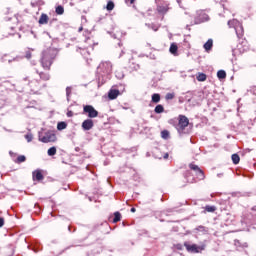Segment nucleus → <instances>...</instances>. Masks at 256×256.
I'll use <instances>...</instances> for the list:
<instances>
[{"instance_id":"6","label":"nucleus","mask_w":256,"mask_h":256,"mask_svg":"<svg viewBox=\"0 0 256 256\" xmlns=\"http://www.w3.org/2000/svg\"><path fill=\"white\" fill-rule=\"evenodd\" d=\"M83 113H84V114H88V117H89L90 119H93V118L98 117V112H97V110H95V108H93V107L90 106V105L83 106Z\"/></svg>"},{"instance_id":"43","label":"nucleus","mask_w":256,"mask_h":256,"mask_svg":"<svg viewBox=\"0 0 256 256\" xmlns=\"http://www.w3.org/2000/svg\"><path fill=\"white\" fill-rule=\"evenodd\" d=\"M130 2H131V4H133L134 3V0H129Z\"/></svg>"},{"instance_id":"14","label":"nucleus","mask_w":256,"mask_h":256,"mask_svg":"<svg viewBox=\"0 0 256 256\" xmlns=\"http://www.w3.org/2000/svg\"><path fill=\"white\" fill-rule=\"evenodd\" d=\"M32 175L34 180L42 181L44 179L41 170L34 171Z\"/></svg>"},{"instance_id":"29","label":"nucleus","mask_w":256,"mask_h":256,"mask_svg":"<svg viewBox=\"0 0 256 256\" xmlns=\"http://www.w3.org/2000/svg\"><path fill=\"white\" fill-rule=\"evenodd\" d=\"M25 161H27V158L25 156H23V155L18 156L17 159H16V163L17 164L24 163Z\"/></svg>"},{"instance_id":"21","label":"nucleus","mask_w":256,"mask_h":256,"mask_svg":"<svg viewBox=\"0 0 256 256\" xmlns=\"http://www.w3.org/2000/svg\"><path fill=\"white\" fill-rule=\"evenodd\" d=\"M55 13H56L57 15H63V14H64V8H63V6H62V5L56 6V8H55Z\"/></svg>"},{"instance_id":"17","label":"nucleus","mask_w":256,"mask_h":256,"mask_svg":"<svg viewBox=\"0 0 256 256\" xmlns=\"http://www.w3.org/2000/svg\"><path fill=\"white\" fill-rule=\"evenodd\" d=\"M170 53L173 55H177L178 45L176 43H172L169 49Z\"/></svg>"},{"instance_id":"41","label":"nucleus","mask_w":256,"mask_h":256,"mask_svg":"<svg viewBox=\"0 0 256 256\" xmlns=\"http://www.w3.org/2000/svg\"><path fill=\"white\" fill-rule=\"evenodd\" d=\"M131 212H132V213H135V212H136V209H135V208H132V209H131Z\"/></svg>"},{"instance_id":"7","label":"nucleus","mask_w":256,"mask_h":256,"mask_svg":"<svg viewBox=\"0 0 256 256\" xmlns=\"http://www.w3.org/2000/svg\"><path fill=\"white\" fill-rule=\"evenodd\" d=\"M40 141L42 143L55 142L56 136H55V134H52V132H46L45 136H42V138H40Z\"/></svg>"},{"instance_id":"12","label":"nucleus","mask_w":256,"mask_h":256,"mask_svg":"<svg viewBox=\"0 0 256 256\" xmlns=\"http://www.w3.org/2000/svg\"><path fill=\"white\" fill-rule=\"evenodd\" d=\"M48 21H49V17H48V15L45 14V13H42V14L40 15L39 20H38V22H39L40 25H46V24H48Z\"/></svg>"},{"instance_id":"1","label":"nucleus","mask_w":256,"mask_h":256,"mask_svg":"<svg viewBox=\"0 0 256 256\" xmlns=\"http://www.w3.org/2000/svg\"><path fill=\"white\" fill-rule=\"evenodd\" d=\"M57 56V52L53 48H47L42 52L41 55V66L44 70L49 71L51 69V66Z\"/></svg>"},{"instance_id":"33","label":"nucleus","mask_w":256,"mask_h":256,"mask_svg":"<svg viewBox=\"0 0 256 256\" xmlns=\"http://www.w3.org/2000/svg\"><path fill=\"white\" fill-rule=\"evenodd\" d=\"M174 97H175V94H174V92H169L168 94H166V96H165V99L166 100H172V99H174Z\"/></svg>"},{"instance_id":"28","label":"nucleus","mask_w":256,"mask_h":256,"mask_svg":"<svg viewBox=\"0 0 256 256\" xmlns=\"http://www.w3.org/2000/svg\"><path fill=\"white\" fill-rule=\"evenodd\" d=\"M155 113H157V114H161V113H163L164 112V108H163V106H162V104H158L156 107H155Z\"/></svg>"},{"instance_id":"26","label":"nucleus","mask_w":256,"mask_h":256,"mask_svg":"<svg viewBox=\"0 0 256 256\" xmlns=\"http://www.w3.org/2000/svg\"><path fill=\"white\" fill-rule=\"evenodd\" d=\"M204 209H205V212H208V213H214L217 210L215 206H209V205H207Z\"/></svg>"},{"instance_id":"19","label":"nucleus","mask_w":256,"mask_h":256,"mask_svg":"<svg viewBox=\"0 0 256 256\" xmlns=\"http://www.w3.org/2000/svg\"><path fill=\"white\" fill-rule=\"evenodd\" d=\"M217 77L222 80L225 79L227 77V74L225 72V70L221 69L217 72Z\"/></svg>"},{"instance_id":"5","label":"nucleus","mask_w":256,"mask_h":256,"mask_svg":"<svg viewBox=\"0 0 256 256\" xmlns=\"http://www.w3.org/2000/svg\"><path fill=\"white\" fill-rule=\"evenodd\" d=\"M209 20V16L203 10H198L195 17V24H201Z\"/></svg>"},{"instance_id":"24","label":"nucleus","mask_w":256,"mask_h":256,"mask_svg":"<svg viewBox=\"0 0 256 256\" xmlns=\"http://www.w3.org/2000/svg\"><path fill=\"white\" fill-rule=\"evenodd\" d=\"M67 128L66 122H58L57 124V130L62 131Z\"/></svg>"},{"instance_id":"25","label":"nucleus","mask_w":256,"mask_h":256,"mask_svg":"<svg viewBox=\"0 0 256 256\" xmlns=\"http://www.w3.org/2000/svg\"><path fill=\"white\" fill-rule=\"evenodd\" d=\"M56 153H57V150H56L55 146H52L51 148H49L47 150L48 156H54Z\"/></svg>"},{"instance_id":"20","label":"nucleus","mask_w":256,"mask_h":256,"mask_svg":"<svg viewBox=\"0 0 256 256\" xmlns=\"http://www.w3.org/2000/svg\"><path fill=\"white\" fill-rule=\"evenodd\" d=\"M40 79L43 81H49L50 76L46 72H40L39 73Z\"/></svg>"},{"instance_id":"18","label":"nucleus","mask_w":256,"mask_h":256,"mask_svg":"<svg viewBox=\"0 0 256 256\" xmlns=\"http://www.w3.org/2000/svg\"><path fill=\"white\" fill-rule=\"evenodd\" d=\"M29 86L32 91H35V89L39 88V82H37V80H31V82H29Z\"/></svg>"},{"instance_id":"4","label":"nucleus","mask_w":256,"mask_h":256,"mask_svg":"<svg viewBox=\"0 0 256 256\" xmlns=\"http://www.w3.org/2000/svg\"><path fill=\"white\" fill-rule=\"evenodd\" d=\"M184 246L186 247V250L190 253H200V251H203L206 248L205 244L197 246L196 244L190 245L187 242L184 243Z\"/></svg>"},{"instance_id":"8","label":"nucleus","mask_w":256,"mask_h":256,"mask_svg":"<svg viewBox=\"0 0 256 256\" xmlns=\"http://www.w3.org/2000/svg\"><path fill=\"white\" fill-rule=\"evenodd\" d=\"M99 67L106 74H110L112 72V63L110 61L102 62Z\"/></svg>"},{"instance_id":"32","label":"nucleus","mask_w":256,"mask_h":256,"mask_svg":"<svg viewBox=\"0 0 256 256\" xmlns=\"http://www.w3.org/2000/svg\"><path fill=\"white\" fill-rule=\"evenodd\" d=\"M161 137H162L163 139H168V137H169V132H168V130H162V132H161Z\"/></svg>"},{"instance_id":"37","label":"nucleus","mask_w":256,"mask_h":256,"mask_svg":"<svg viewBox=\"0 0 256 256\" xmlns=\"http://www.w3.org/2000/svg\"><path fill=\"white\" fill-rule=\"evenodd\" d=\"M67 116L68 117H72L73 116V112H71V111L67 112Z\"/></svg>"},{"instance_id":"13","label":"nucleus","mask_w":256,"mask_h":256,"mask_svg":"<svg viewBox=\"0 0 256 256\" xmlns=\"http://www.w3.org/2000/svg\"><path fill=\"white\" fill-rule=\"evenodd\" d=\"M120 95V92L119 90H109V93H108V98L110 100H115L118 96Z\"/></svg>"},{"instance_id":"36","label":"nucleus","mask_w":256,"mask_h":256,"mask_svg":"<svg viewBox=\"0 0 256 256\" xmlns=\"http://www.w3.org/2000/svg\"><path fill=\"white\" fill-rule=\"evenodd\" d=\"M70 94H71V88L67 87L66 88V95L69 97Z\"/></svg>"},{"instance_id":"40","label":"nucleus","mask_w":256,"mask_h":256,"mask_svg":"<svg viewBox=\"0 0 256 256\" xmlns=\"http://www.w3.org/2000/svg\"><path fill=\"white\" fill-rule=\"evenodd\" d=\"M176 247L178 250H182V245L178 244Z\"/></svg>"},{"instance_id":"34","label":"nucleus","mask_w":256,"mask_h":256,"mask_svg":"<svg viewBox=\"0 0 256 256\" xmlns=\"http://www.w3.org/2000/svg\"><path fill=\"white\" fill-rule=\"evenodd\" d=\"M25 139L28 143H30L31 141H33V134H25Z\"/></svg>"},{"instance_id":"11","label":"nucleus","mask_w":256,"mask_h":256,"mask_svg":"<svg viewBox=\"0 0 256 256\" xmlns=\"http://www.w3.org/2000/svg\"><path fill=\"white\" fill-rule=\"evenodd\" d=\"M169 10V7L167 4H162L157 6V12L161 15H165Z\"/></svg>"},{"instance_id":"35","label":"nucleus","mask_w":256,"mask_h":256,"mask_svg":"<svg viewBox=\"0 0 256 256\" xmlns=\"http://www.w3.org/2000/svg\"><path fill=\"white\" fill-rule=\"evenodd\" d=\"M32 56L33 55L31 53V51H26V54H25L26 59L30 60Z\"/></svg>"},{"instance_id":"16","label":"nucleus","mask_w":256,"mask_h":256,"mask_svg":"<svg viewBox=\"0 0 256 256\" xmlns=\"http://www.w3.org/2000/svg\"><path fill=\"white\" fill-rule=\"evenodd\" d=\"M146 26H148V28L152 29L154 32H157L161 27L160 24H155V23H149V24H146Z\"/></svg>"},{"instance_id":"9","label":"nucleus","mask_w":256,"mask_h":256,"mask_svg":"<svg viewBox=\"0 0 256 256\" xmlns=\"http://www.w3.org/2000/svg\"><path fill=\"white\" fill-rule=\"evenodd\" d=\"M94 127V122L93 120H91V118H87V120H84V122H82V129L84 131H89Z\"/></svg>"},{"instance_id":"10","label":"nucleus","mask_w":256,"mask_h":256,"mask_svg":"<svg viewBox=\"0 0 256 256\" xmlns=\"http://www.w3.org/2000/svg\"><path fill=\"white\" fill-rule=\"evenodd\" d=\"M189 168L191 169V170H193V171H195L196 172V174L200 177V178H204V173H203V171L197 166V165H195V164H190L189 165Z\"/></svg>"},{"instance_id":"22","label":"nucleus","mask_w":256,"mask_h":256,"mask_svg":"<svg viewBox=\"0 0 256 256\" xmlns=\"http://www.w3.org/2000/svg\"><path fill=\"white\" fill-rule=\"evenodd\" d=\"M114 7H115L114 2H113L112 0H109V1L107 2V5H106L107 11H112V10L114 9Z\"/></svg>"},{"instance_id":"3","label":"nucleus","mask_w":256,"mask_h":256,"mask_svg":"<svg viewBox=\"0 0 256 256\" xmlns=\"http://www.w3.org/2000/svg\"><path fill=\"white\" fill-rule=\"evenodd\" d=\"M189 120L187 116H183L182 114L179 115V122L176 126V129L179 133H183L185 128L188 127Z\"/></svg>"},{"instance_id":"31","label":"nucleus","mask_w":256,"mask_h":256,"mask_svg":"<svg viewBox=\"0 0 256 256\" xmlns=\"http://www.w3.org/2000/svg\"><path fill=\"white\" fill-rule=\"evenodd\" d=\"M121 220V214L119 212L114 213L113 223H117Z\"/></svg>"},{"instance_id":"23","label":"nucleus","mask_w":256,"mask_h":256,"mask_svg":"<svg viewBox=\"0 0 256 256\" xmlns=\"http://www.w3.org/2000/svg\"><path fill=\"white\" fill-rule=\"evenodd\" d=\"M206 79H207V76H206V74H203V72H200V73L198 74V76H197V80H198L199 82H204V81H206Z\"/></svg>"},{"instance_id":"38","label":"nucleus","mask_w":256,"mask_h":256,"mask_svg":"<svg viewBox=\"0 0 256 256\" xmlns=\"http://www.w3.org/2000/svg\"><path fill=\"white\" fill-rule=\"evenodd\" d=\"M5 225V220L3 218L1 219V226L3 227Z\"/></svg>"},{"instance_id":"2","label":"nucleus","mask_w":256,"mask_h":256,"mask_svg":"<svg viewBox=\"0 0 256 256\" xmlns=\"http://www.w3.org/2000/svg\"><path fill=\"white\" fill-rule=\"evenodd\" d=\"M229 28H233L236 32L238 39H242L244 36V27L238 19H231L228 21Z\"/></svg>"},{"instance_id":"39","label":"nucleus","mask_w":256,"mask_h":256,"mask_svg":"<svg viewBox=\"0 0 256 256\" xmlns=\"http://www.w3.org/2000/svg\"><path fill=\"white\" fill-rule=\"evenodd\" d=\"M205 228L203 226H200L199 228H197L198 231H202L204 230Z\"/></svg>"},{"instance_id":"30","label":"nucleus","mask_w":256,"mask_h":256,"mask_svg":"<svg viewBox=\"0 0 256 256\" xmlns=\"http://www.w3.org/2000/svg\"><path fill=\"white\" fill-rule=\"evenodd\" d=\"M232 161H233V163H234L235 165L239 164V162H240V157H239V155L233 154V155H232Z\"/></svg>"},{"instance_id":"27","label":"nucleus","mask_w":256,"mask_h":256,"mask_svg":"<svg viewBox=\"0 0 256 256\" xmlns=\"http://www.w3.org/2000/svg\"><path fill=\"white\" fill-rule=\"evenodd\" d=\"M160 100H161L160 94H154V95L152 96V102H153V103L157 104V103L160 102Z\"/></svg>"},{"instance_id":"42","label":"nucleus","mask_w":256,"mask_h":256,"mask_svg":"<svg viewBox=\"0 0 256 256\" xmlns=\"http://www.w3.org/2000/svg\"><path fill=\"white\" fill-rule=\"evenodd\" d=\"M252 211H255V212H256V206L252 208Z\"/></svg>"},{"instance_id":"44","label":"nucleus","mask_w":256,"mask_h":256,"mask_svg":"<svg viewBox=\"0 0 256 256\" xmlns=\"http://www.w3.org/2000/svg\"><path fill=\"white\" fill-rule=\"evenodd\" d=\"M167 157H168V155L165 156V158H167Z\"/></svg>"},{"instance_id":"15","label":"nucleus","mask_w":256,"mask_h":256,"mask_svg":"<svg viewBox=\"0 0 256 256\" xmlns=\"http://www.w3.org/2000/svg\"><path fill=\"white\" fill-rule=\"evenodd\" d=\"M213 47V39H208V41L204 44V49L208 52Z\"/></svg>"}]
</instances>
